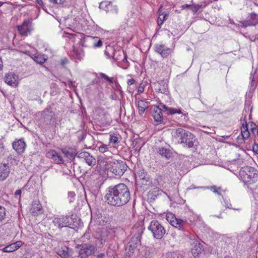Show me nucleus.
Segmentation results:
<instances>
[{"instance_id": "423d86ee", "label": "nucleus", "mask_w": 258, "mask_h": 258, "mask_svg": "<svg viewBox=\"0 0 258 258\" xmlns=\"http://www.w3.org/2000/svg\"><path fill=\"white\" fill-rule=\"evenodd\" d=\"M53 223L55 226L61 229L63 227L74 228L73 218L68 216H60L54 218Z\"/></svg>"}, {"instance_id": "cd10ccee", "label": "nucleus", "mask_w": 258, "mask_h": 258, "mask_svg": "<svg viewBox=\"0 0 258 258\" xmlns=\"http://www.w3.org/2000/svg\"><path fill=\"white\" fill-rule=\"evenodd\" d=\"M155 255V248L151 247H145L142 251L143 258H153Z\"/></svg>"}, {"instance_id": "f8f14e48", "label": "nucleus", "mask_w": 258, "mask_h": 258, "mask_svg": "<svg viewBox=\"0 0 258 258\" xmlns=\"http://www.w3.org/2000/svg\"><path fill=\"white\" fill-rule=\"evenodd\" d=\"M241 27L245 28L247 27L255 26L258 24V14L254 12L249 14L246 19L239 21Z\"/></svg>"}, {"instance_id": "79ce46f5", "label": "nucleus", "mask_w": 258, "mask_h": 258, "mask_svg": "<svg viewBox=\"0 0 258 258\" xmlns=\"http://www.w3.org/2000/svg\"><path fill=\"white\" fill-rule=\"evenodd\" d=\"M99 75L102 78L104 79L105 80L109 82L110 84H113L115 82L114 78L109 77L108 76L103 73H100Z\"/></svg>"}, {"instance_id": "f257e3e1", "label": "nucleus", "mask_w": 258, "mask_h": 258, "mask_svg": "<svg viewBox=\"0 0 258 258\" xmlns=\"http://www.w3.org/2000/svg\"><path fill=\"white\" fill-rule=\"evenodd\" d=\"M106 203L113 207H121L126 205L131 199L128 187L124 183L110 186L106 189L104 196Z\"/></svg>"}, {"instance_id": "864d4df0", "label": "nucleus", "mask_w": 258, "mask_h": 258, "mask_svg": "<svg viewBox=\"0 0 258 258\" xmlns=\"http://www.w3.org/2000/svg\"><path fill=\"white\" fill-rule=\"evenodd\" d=\"M60 64L63 67V68H65V66L68 63V62H69V60L68 59V58H66V57H64L62 59H61L60 61Z\"/></svg>"}, {"instance_id": "4d7b16f0", "label": "nucleus", "mask_w": 258, "mask_h": 258, "mask_svg": "<svg viewBox=\"0 0 258 258\" xmlns=\"http://www.w3.org/2000/svg\"><path fill=\"white\" fill-rule=\"evenodd\" d=\"M5 150V146L3 141L0 140V156L3 154Z\"/></svg>"}, {"instance_id": "69168bd1", "label": "nucleus", "mask_w": 258, "mask_h": 258, "mask_svg": "<svg viewBox=\"0 0 258 258\" xmlns=\"http://www.w3.org/2000/svg\"><path fill=\"white\" fill-rule=\"evenodd\" d=\"M135 80L134 79H128L127 82L128 85H131L135 83Z\"/></svg>"}, {"instance_id": "a18cd8bd", "label": "nucleus", "mask_w": 258, "mask_h": 258, "mask_svg": "<svg viewBox=\"0 0 258 258\" xmlns=\"http://www.w3.org/2000/svg\"><path fill=\"white\" fill-rule=\"evenodd\" d=\"M98 150L100 152L102 153H109L108 146L103 144H101L100 146H97Z\"/></svg>"}, {"instance_id": "412c9836", "label": "nucleus", "mask_w": 258, "mask_h": 258, "mask_svg": "<svg viewBox=\"0 0 258 258\" xmlns=\"http://www.w3.org/2000/svg\"><path fill=\"white\" fill-rule=\"evenodd\" d=\"M13 149L18 153H23L25 149L26 144L23 139L14 141L13 143Z\"/></svg>"}, {"instance_id": "bf43d9fd", "label": "nucleus", "mask_w": 258, "mask_h": 258, "mask_svg": "<svg viewBox=\"0 0 258 258\" xmlns=\"http://www.w3.org/2000/svg\"><path fill=\"white\" fill-rule=\"evenodd\" d=\"M66 0H49V1L54 4L61 5L63 4Z\"/></svg>"}, {"instance_id": "e433bc0d", "label": "nucleus", "mask_w": 258, "mask_h": 258, "mask_svg": "<svg viewBox=\"0 0 258 258\" xmlns=\"http://www.w3.org/2000/svg\"><path fill=\"white\" fill-rule=\"evenodd\" d=\"M114 50L115 48L113 47L110 45H107L106 47V49L104 51V54L108 58H112Z\"/></svg>"}, {"instance_id": "de8ad7c7", "label": "nucleus", "mask_w": 258, "mask_h": 258, "mask_svg": "<svg viewBox=\"0 0 258 258\" xmlns=\"http://www.w3.org/2000/svg\"><path fill=\"white\" fill-rule=\"evenodd\" d=\"M6 216V209L0 206V221L4 219Z\"/></svg>"}, {"instance_id": "ea45409f", "label": "nucleus", "mask_w": 258, "mask_h": 258, "mask_svg": "<svg viewBox=\"0 0 258 258\" xmlns=\"http://www.w3.org/2000/svg\"><path fill=\"white\" fill-rule=\"evenodd\" d=\"M17 247L15 246V243H12L7 246L5 247L3 251L5 252H11L17 250Z\"/></svg>"}, {"instance_id": "bb28decb", "label": "nucleus", "mask_w": 258, "mask_h": 258, "mask_svg": "<svg viewBox=\"0 0 258 258\" xmlns=\"http://www.w3.org/2000/svg\"><path fill=\"white\" fill-rule=\"evenodd\" d=\"M61 152L64 154V156L69 159H74L76 156L77 157L78 153H76L74 149L65 147L61 149Z\"/></svg>"}, {"instance_id": "c03bdc74", "label": "nucleus", "mask_w": 258, "mask_h": 258, "mask_svg": "<svg viewBox=\"0 0 258 258\" xmlns=\"http://www.w3.org/2000/svg\"><path fill=\"white\" fill-rule=\"evenodd\" d=\"M136 175L140 179L144 180L146 178V172L143 169H140L137 172Z\"/></svg>"}, {"instance_id": "2eb2a0df", "label": "nucleus", "mask_w": 258, "mask_h": 258, "mask_svg": "<svg viewBox=\"0 0 258 258\" xmlns=\"http://www.w3.org/2000/svg\"><path fill=\"white\" fill-rule=\"evenodd\" d=\"M4 81L7 84L13 87H17L19 84L18 76L12 72L5 75Z\"/></svg>"}, {"instance_id": "9d476101", "label": "nucleus", "mask_w": 258, "mask_h": 258, "mask_svg": "<svg viewBox=\"0 0 258 258\" xmlns=\"http://www.w3.org/2000/svg\"><path fill=\"white\" fill-rule=\"evenodd\" d=\"M102 41L98 37L87 36L80 42V44L83 47H88L90 45L94 48H99L102 46Z\"/></svg>"}, {"instance_id": "c85d7f7f", "label": "nucleus", "mask_w": 258, "mask_h": 258, "mask_svg": "<svg viewBox=\"0 0 258 258\" xmlns=\"http://www.w3.org/2000/svg\"><path fill=\"white\" fill-rule=\"evenodd\" d=\"M137 104L140 115L143 114L145 110L149 107V102L144 100H139L137 101Z\"/></svg>"}, {"instance_id": "4c0bfd02", "label": "nucleus", "mask_w": 258, "mask_h": 258, "mask_svg": "<svg viewBox=\"0 0 258 258\" xmlns=\"http://www.w3.org/2000/svg\"><path fill=\"white\" fill-rule=\"evenodd\" d=\"M33 57H32L33 60L37 62V63L42 64L44 63L46 58L44 57V55H34Z\"/></svg>"}, {"instance_id": "5701e85b", "label": "nucleus", "mask_w": 258, "mask_h": 258, "mask_svg": "<svg viewBox=\"0 0 258 258\" xmlns=\"http://www.w3.org/2000/svg\"><path fill=\"white\" fill-rule=\"evenodd\" d=\"M157 152L162 158H164L167 160L169 159L173 156V152L172 150L169 148L165 147H159L157 149Z\"/></svg>"}, {"instance_id": "e2e57ef3", "label": "nucleus", "mask_w": 258, "mask_h": 258, "mask_svg": "<svg viewBox=\"0 0 258 258\" xmlns=\"http://www.w3.org/2000/svg\"><path fill=\"white\" fill-rule=\"evenodd\" d=\"M252 151L256 154H258V145L255 144L252 147Z\"/></svg>"}, {"instance_id": "3c124183", "label": "nucleus", "mask_w": 258, "mask_h": 258, "mask_svg": "<svg viewBox=\"0 0 258 258\" xmlns=\"http://www.w3.org/2000/svg\"><path fill=\"white\" fill-rule=\"evenodd\" d=\"M113 232L115 236H118V233L123 234L124 231L122 228H115L113 229Z\"/></svg>"}, {"instance_id": "72a5a7b5", "label": "nucleus", "mask_w": 258, "mask_h": 258, "mask_svg": "<svg viewBox=\"0 0 258 258\" xmlns=\"http://www.w3.org/2000/svg\"><path fill=\"white\" fill-rule=\"evenodd\" d=\"M241 130V135L243 139L244 140L247 139L249 137L250 133L248 130L246 121H245V124L243 123L242 124Z\"/></svg>"}, {"instance_id": "4468645a", "label": "nucleus", "mask_w": 258, "mask_h": 258, "mask_svg": "<svg viewBox=\"0 0 258 258\" xmlns=\"http://www.w3.org/2000/svg\"><path fill=\"white\" fill-rule=\"evenodd\" d=\"M54 114L51 108H46L41 112L40 121L46 124H50Z\"/></svg>"}, {"instance_id": "9b49d317", "label": "nucleus", "mask_w": 258, "mask_h": 258, "mask_svg": "<svg viewBox=\"0 0 258 258\" xmlns=\"http://www.w3.org/2000/svg\"><path fill=\"white\" fill-rule=\"evenodd\" d=\"M155 52L160 54L163 58H168L173 52V49L163 44H156L154 46Z\"/></svg>"}, {"instance_id": "b1692460", "label": "nucleus", "mask_w": 258, "mask_h": 258, "mask_svg": "<svg viewBox=\"0 0 258 258\" xmlns=\"http://www.w3.org/2000/svg\"><path fill=\"white\" fill-rule=\"evenodd\" d=\"M42 210V207L39 201L35 200L32 202L30 212L33 216L37 215L39 213H41Z\"/></svg>"}, {"instance_id": "f704fd0d", "label": "nucleus", "mask_w": 258, "mask_h": 258, "mask_svg": "<svg viewBox=\"0 0 258 258\" xmlns=\"http://www.w3.org/2000/svg\"><path fill=\"white\" fill-rule=\"evenodd\" d=\"M113 4L110 2H102L100 4L99 8L104 9L106 11L109 12L111 10Z\"/></svg>"}, {"instance_id": "052dcab7", "label": "nucleus", "mask_w": 258, "mask_h": 258, "mask_svg": "<svg viewBox=\"0 0 258 258\" xmlns=\"http://www.w3.org/2000/svg\"><path fill=\"white\" fill-rule=\"evenodd\" d=\"M109 11L112 12L113 13L117 14L118 12L117 7L116 5H113L112 8H111V10H110Z\"/></svg>"}, {"instance_id": "680f3d73", "label": "nucleus", "mask_w": 258, "mask_h": 258, "mask_svg": "<svg viewBox=\"0 0 258 258\" xmlns=\"http://www.w3.org/2000/svg\"><path fill=\"white\" fill-rule=\"evenodd\" d=\"M191 6V5H190V4H184V5H181L180 7V8H181V10H183V9H188L190 10Z\"/></svg>"}, {"instance_id": "6ab92c4d", "label": "nucleus", "mask_w": 258, "mask_h": 258, "mask_svg": "<svg viewBox=\"0 0 258 258\" xmlns=\"http://www.w3.org/2000/svg\"><path fill=\"white\" fill-rule=\"evenodd\" d=\"M46 156L47 158L53 160V162L55 163L62 164L64 162L62 157L55 150H50L48 151L46 153Z\"/></svg>"}, {"instance_id": "a878e982", "label": "nucleus", "mask_w": 258, "mask_h": 258, "mask_svg": "<svg viewBox=\"0 0 258 258\" xmlns=\"http://www.w3.org/2000/svg\"><path fill=\"white\" fill-rule=\"evenodd\" d=\"M203 250V245L198 241L194 242V245L191 248V253L194 257H197L201 253Z\"/></svg>"}, {"instance_id": "37998d69", "label": "nucleus", "mask_w": 258, "mask_h": 258, "mask_svg": "<svg viewBox=\"0 0 258 258\" xmlns=\"http://www.w3.org/2000/svg\"><path fill=\"white\" fill-rule=\"evenodd\" d=\"M167 15V14L165 13H162L159 15L157 21V23L159 26H161L163 24Z\"/></svg>"}, {"instance_id": "0e129e2a", "label": "nucleus", "mask_w": 258, "mask_h": 258, "mask_svg": "<svg viewBox=\"0 0 258 258\" xmlns=\"http://www.w3.org/2000/svg\"><path fill=\"white\" fill-rule=\"evenodd\" d=\"M123 61V63H129L127 59V54L126 53H124V55H123V58L121 59Z\"/></svg>"}, {"instance_id": "1a4fd4ad", "label": "nucleus", "mask_w": 258, "mask_h": 258, "mask_svg": "<svg viewBox=\"0 0 258 258\" xmlns=\"http://www.w3.org/2000/svg\"><path fill=\"white\" fill-rule=\"evenodd\" d=\"M143 229L140 228L137 232L132 236L126 246L125 250L127 249L135 250L140 245Z\"/></svg>"}, {"instance_id": "393cba45", "label": "nucleus", "mask_w": 258, "mask_h": 258, "mask_svg": "<svg viewBox=\"0 0 258 258\" xmlns=\"http://www.w3.org/2000/svg\"><path fill=\"white\" fill-rule=\"evenodd\" d=\"M113 160L111 158H106L103 156H100L98 160V164L103 169H109Z\"/></svg>"}, {"instance_id": "a19ab883", "label": "nucleus", "mask_w": 258, "mask_h": 258, "mask_svg": "<svg viewBox=\"0 0 258 258\" xmlns=\"http://www.w3.org/2000/svg\"><path fill=\"white\" fill-rule=\"evenodd\" d=\"M114 83H115V86L113 87V88L114 89V90L119 92L121 98L122 99L123 98V92L121 90V87L117 83L116 79H115V82Z\"/></svg>"}, {"instance_id": "603ef678", "label": "nucleus", "mask_w": 258, "mask_h": 258, "mask_svg": "<svg viewBox=\"0 0 258 258\" xmlns=\"http://www.w3.org/2000/svg\"><path fill=\"white\" fill-rule=\"evenodd\" d=\"M68 195V199H69V202L72 203V202H73V199L76 195L73 191H69Z\"/></svg>"}, {"instance_id": "20e7f679", "label": "nucleus", "mask_w": 258, "mask_h": 258, "mask_svg": "<svg viewBox=\"0 0 258 258\" xmlns=\"http://www.w3.org/2000/svg\"><path fill=\"white\" fill-rule=\"evenodd\" d=\"M148 229L152 233L153 237L157 240H161L166 234L164 227L156 220L151 221Z\"/></svg>"}, {"instance_id": "6e6d98bb", "label": "nucleus", "mask_w": 258, "mask_h": 258, "mask_svg": "<svg viewBox=\"0 0 258 258\" xmlns=\"http://www.w3.org/2000/svg\"><path fill=\"white\" fill-rule=\"evenodd\" d=\"M210 188L211 190L212 191H213V192L217 194L219 196H221V193L218 191V190L217 188V187L216 186H215V185L212 186Z\"/></svg>"}, {"instance_id": "4be33fe9", "label": "nucleus", "mask_w": 258, "mask_h": 258, "mask_svg": "<svg viewBox=\"0 0 258 258\" xmlns=\"http://www.w3.org/2000/svg\"><path fill=\"white\" fill-rule=\"evenodd\" d=\"M57 253L62 258L72 257V250L66 246L58 248Z\"/></svg>"}, {"instance_id": "09e8293b", "label": "nucleus", "mask_w": 258, "mask_h": 258, "mask_svg": "<svg viewBox=\"0 0 258 258\" xmlns=\"http://www.w3.org/2000/svg\"><path fill=\"white\" fill-rule=\"evenodd\" d=\"M134 251V250L127 249L126 250V252L122 258H131V256L133 254Z\"/></svg>"}, {"instance_id": "8fccbe9b", "label": "nucleus", "mask_w": 258, "mask_h": 258, "mask_svg": "<svg viewBox=\"0 0 258 258\" xmlns=\"http://www.w3.org/2000/svg\"><path fill=\"white\" fill-rule=\"evenodd\" d=\"M257 125L253 123V122H251V124H250V131L251 132V133L254 134L255 136V134L256 133V131L258 128H257Z\"/></svg>"}, {"instance_id": "13d9d810", "label": "nucleus", "mask_w": 258, "mask_h": 258, "mask_svg": "<svg viewBox=\"0 0 258 258\" xmlns=\"http://www.w3.org/2000/svg\"><path fill=\"white\" fill-rule=\"evenodd\" d=\"M167 258H179L178 254L176 252H171L168 254Z\"/></svg>"}, {"instance_id": "6e6552de", "label": "nucleus", "mask_w": 258, "mask_h": 258, "mask_svg": "<svg viewBox=\"0 0 258 258\" xmlns=\"http://www.w3.org/2000/svg\"><path fill=\"white\" fill-rule=\"evenodd\" d=\"M166 219L172 226L178 230H183L186 225V220L178 219L172 213H167Z\"/></svg>"}, {"instance_id": "338daca9", "label": "nucleus", "mask_w": 258, "mask_h": 258, "mask_svg": "<svg viewBox=\"0 0 258 258\" xmlns=\"http://www.w3.org/2000/svg\"><path fill=\"white\" fill-rule=\"evenodd\" d=\"M37 1V3L40 6L43 10H44V4L42 2V0H36Z\"/></svg>"}, {"instance_id": "774afa93", "label": "nucleus", "mask_w": 258, "mask_h": 258, "mask_svg": "<svg viewBox=\"0 0 258 258\" xmlns=\"http://www.w3.org/2000/svg\"><path fill=\"white\" fill-rule=\"evenodd\" d=\"M130 66V63H123L121 68L123 69H126Z\"/></svg>"}, {"instance_id": "f03ea898", "label": "nucleus", "mask_w": 258, "mask_h": 258, "mask_svg": "<svg viewBox=\"0 0 258 258\" xmlns=\"http://www.w3.org/2000/svg\"><path fill=\"white\" fill-rule=\"evenodd\" d=\"M164 111L167 115H173L174 114H182L180 108H174L168 107L162 103H160L158 106H154L152 114L155 122L159 124L161 123L165 124L162 112Z\"/></svg>"}, {"instance_id": "ddd939ff", "label": "nucleus", "mask_w": 258, "mask_h": 258, "mask_svg": "<svg viewBox=\"0 0 258 258\" xmlns=\"http://www.w3.org/2000/svg\"><path fill=\"white\" fill-rule=\"evenodd\" d=\"M18 30L22 36H27L32 30V23L29 20H25L22 25L17 26Z\"/></svg>"}, {"instance_id": "c9c22d12", "label": "nucleus", "mask_w": 258, "mask_h": 258, "mask_svg": "<svg viewBox=\"0 0 258 258\" xmlns=\"http://www.w3.org/2000/svg\"><path fill=\"white\" fill-rule=\"evenodd\" d=\"M223 202L224 204V206L227 209H233L236 211L240 210V208L239 206H237L236 207H233L232 204L230 203V200L227 198L223 199Z\"/></svg>"}, {"instance_id": "39448f33", "label": "nucleus", "mask_w": 258, "mask_h": 258, "mask_svg": "<svg viewBox=\"0 0 258 258\" xmlns=\"http://www.w3.org/2000/svg\"><path fill=\"white\" fill-rule=\"evenodd\" d=\"M95 247L90 244L84 243L75 247L76 251L80 258H87L94 253Z\"/></svg>"}, {"instance_id": "aec40b11", "label": "nucleus", "mask_w": 258, "mask_h": 258, "mask_svg": "<svg viewBox=\"0 0 258 258\" xmlns=\"http://www.w3.org/2000/svg\"><path fill=\"white\" fill-rule=\"evenodd\" d=\"M10 168L8 164L0 163V181L5 180L9 175Z\"/></svg>"}, {"instance_id": "5fc2aeb1", "label": "nucleus", "mask_w": 258, "mask_h": 258, "mask_svg": "<svg viewBox=\"0 0 258 258\" xmlns=\"http://www.w3.org/2000/svg\"><path fill=\"white\" fill-rule=\"evenodd\" d=\"M109 253H112V256L111 258H117V255L116 254H115V252L114 250H112V249H108L107 250V254L108 256H110Z\"/></svg>"}, {"instance_id": "49530a36", "label": "nucleus", "mask_w": 258, "mask_h": 258, "mask_svg": "<svg viewBox=\"0 0 258 258\" xmlns=\"http://www.w3.org/2000/svg\"><path fill=\"white\" fill-rule=\"evenodd\" d=\"M109 143L112 145H116L118 143V139L117 137L113 135H110L109 138Z\"/></svg>"}, {"instance_id": "473e14b6", "label": "nucleus", "mask_w": 258, "mask_h": 258, "mask_svg": "<svg viewBox=\"0 0 258 258\" xmlns=\"http://www.w3.org/2000/svg\"><path fill=\"white\" fill-rule=\"evenodd\" d=\"M250 84H249V92H253L257 86V82L256 81L255 77L254 74H251L250 78Z\"/></svg>"}, {"instance_id": "dca6fc26", "label": "nucleus", "mask_w": 258, "mask_h": 258, "mask_svg": "<svg viewBox=\"0 0 258 258\" xmlns=\"http://www.w3.org/2000/svg\"><path fill=\"white\" fill-rule=\"evenodd\" d=\"M189 131H186L181 128H178L175 130L173 133V136L174 138L177 141L178 144H182L184 142V140L186 138V136Z\"/></svg>"}, {"instance_id": "c756f323", "label": "nucleus", "mask_w": 258, "mask_h": 258, "mask_svg": "<svg viewBox=\"0 0 258 258\" xmlns=\"http://www.w3.org/2000/svg\"><path fill=\"white\" fill-rule=\"evenodd\" d=\"M159 92L163 94H168L169 91L167 88V85L164 82V81H162L159 82L157 84V89Z\"/></svg>"}, {"instance_id": "7ed1b4c3", "label": "nucleus", "mask_w": 258, "mask_h": 258, "mask_svg": "<svg viewBox=\"0 0 258 258\" xmlns=\"http://www.w3.org/2000/svg\"><path fill=\"white\" fill-rule=\"evenodd\" d=\"M239 177L245 184H251L257 180L258 171L250 166L243 167L239 171Z\"/></svg>"}, {"instance_id": "58836bf2", "label": "nucleus", "mask_w": 258, "mask_h": 258, "mask_svg": "<svg viewBox=\"0 0 258 258\" xmlns=\"http://www.w3.org/2000/svg\"><path fill=\"white\" fill-rule=\"evenodd\" d=\"M207 6V4H205L204 5H199V4H192L191 6V9L190 10L192 12V13L195 14L196 13H197L201 9H202L203 7H206Z\"/></svg>"}, {"instance_id": "0eeeda50", "label": "nucleus", "mask_w": 258, "mask_h": 258, "mask_svg": "<svg viewBox=\"0 0 258 258\" xmlns=\"http://www.w3.org/2000/svg\"><path fill=\"white\" fill-rule=\"evenodd\" d=\"M127 165L125 162L121 160L113 161L110 167V171L115 175L120 176L126 171Z\"/></svg>"}, {"instance_id": "f3484780", "label": "nucleus", "mask_w": 258, "mask_h": 258, "mask_svg": "<svg viewBox=\"0 0 258 258\" xmlns=\"http://www.w3.org/2000/svg\"><path fill=\"white\" fill-rule=\"evenodd\" d=\"M77 157L84 160L89 166L94 165L95 163V159L87 152H78Z\"/></svg>"}, {"instance_id": "7c9ffc66", "label": "nucleus", "mask_w": 258, "mask_h": 258, "mask_svg": "<svg viewBox=\"0 0 258 258\" xmlns=\"http://www.w3.org/2000/svg\"><path fill=\"white\" fill-rule=\"evenodd\" d=\"M124 53L122 49H119L118 50L115 49L112 58L115 61L119 62L122 59Z\"/></svg>"}, {"instance_id": "a211bd4d", "label": "nucleus", "mask_w": 258, "mask_h": 258, "mask_svg": "<svg viewBox=\"0 0 258 258\" xmlns=\"http://www.w3.org/2000/svg\"><path fill=\"white\" fill-rule=\"evenodd\" d=\"M187 134L186 138H185L184 140V142L182 143L184 144V147L190 148L197 146L196 144L197 142L195 136L190 132Z\"/></svg>"}, {"instance_id": "2f4dec72", "label": "nucleus", "mask_w": 258, "mask_h": 258, "mask_svg": "<svg viewBox=\"0 0 258 258\" xmlns=\"http://www.w3.org/2000/svg\"><path fill=\"white\" fill-rule=\"evenodd\" d=\"M84 56L83 52L81 50H78L76 49H74L72 52V56L74 58L76 62L77 61H81Z\"/></svg>"}]
</instances>
